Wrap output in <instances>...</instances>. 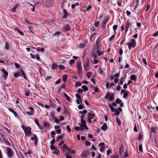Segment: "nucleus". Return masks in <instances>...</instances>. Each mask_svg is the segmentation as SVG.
Listing matches in <instances>:
<instances>
[{
    "label": "nucleus",
    "mask_w": 158,
    "mask_h": 158,
    "mask_svg": "<svg viewBox=\"0 0 158 158\" xmlns=\"http://www.w3.org/2000/svg\"><path fill=\"white\" fill-rule=\"evenodd\" d=\"M25 95L27 96H28L30 95V93L27 91H25Z\"/></svg>",
    "instance_id": "59"
},
{
    "label": "nucleus",
    "mask_w": 158,
    "mask_h": 158,
    "mask_svg": "<svg viewBox=\"0 0 158 158\" xmlns=\"http://www.w3.org/2000/svg\"><path fill=\"white\" fill-rule=\"evenodd\" d=\"M26 113L28 115L30 116H32L33 115L34 113V112H32L31 111H28L26 112Z\"/></svg>",
    "instance_id": "34"
},
{
    "label": "nucleus",
    "mask_w": 158,
    "mask_h": 158,
    "mask_svg": "<svg viewBox=\"0 0 158 158\" xmlns=\"http://www.w3.org/2000/svg\"><path fill=\"white\" fill-rule=\"evenodd\" d=\"M101 129L103 131H106L107 129V127L106 124L105 123H104L103 125L102 126Z\"/></svg>",
    "instance_id": "13"
},
{
    "label": "nucleus",
    "mask_w": 158,
    "mask_h": 158,
    "mask_svg": "<svg viewBox=\"0 0 158 158\" xmlns=\"http://www.w3.org/2000/svg\"><path fill=\"white\" fill-rule=\"evenodd\" d=\"M66 150H67L69 151L70 153H72V154L74 153L75 152V151L74 150L71 149H69V148H68L67 149H66Z\"/></svg>",
    "instance_id": "43"
},
{
    "label": "nucleus",
    "mask_w": 158,
    "mask_h": 158,
    "mask_svg": "<svg viewBox=\"0 0 158 158\" xmlns=\"http://www.w3.org/2000/svg\"><path fill=\"white\" fill-rule=\"evenodd\" d=\"M55 142V139H53L51 141L50 143L51 145H53L54 144Z\"/></svg>",
    "instance_id": "56"
},
{
    "label": "nucleus",
    "mask_w": 158,
    "mask_h": 158,
    "mask_svg": "<svg viewBox=\"0 0 158 158\" xmlns=\"http://www.w3.org/2000/svg\"><path fill=\"white\" fill-rule=\"evenodd\" d=\"M65 134L64 133L62 134L61 135L58 136L56 138V141H58L60 139H62L64 136Z\"/></svg>",
    "instance_id": "18"
},
{
    "label": "nucleus",
    "mask_w": 158,
    "mask_h": 158,
    "mask_svg": "<svg viewBox=\"0 0 158 158\" xmlns=\"http://www.w3.org/2000/svg\"><path fill=\"white\" fill-rule=\"evenodd\" d=\"M52 77V76H48L45 77V80L46 81H47L49 79H51Z\"/></svg>",
    "instance_id": "55"
},
{
    "label": "nucleus",
    "mask_w": 158,
    "mask_h": 158,
    "mask_svg": "<svg viewBox=\"0 0 158 158\" xmlns=\"http://www.w3.org/2000/svg\"><path fill=\"white\" fill-rule=\"evenodd\" d=\"M44 126L46 128H49L50 127L49 124L45 122L44 123Z\"/></svg>",
    "instance_id": "39"
},
{
    "label": "nucleus",
    "mask_w": 158,
    "mask_h": 158,
    "mask_svg": "<svg viewBox=\"0 0 158 158\" xmlns=\"http://www.w3.org/2000/svg\"><path fill=\"white\" fill-rule=\"evenodd\" d=\"M20 71L21 72V73L22 74V75H20V76L21 77H23L24 79L26 80H27V77L26 76L25 74L23 71L22 69L20 70Z\"/></svg>",
    "instance_id": "12"
},
{
    "label": "nucleus",
    "mask_w": 158,
    "mask_h": 158,
    "mask_svg": "<svg viewBox=\"0 0 158 158\" xmlns=\"http://www.w3.org/2000/svg\"><path fill=\"white\" fill-rule=\"evenodd\" d=\"M90 63V62L88 59H87L86 61L84 62L83 64L84 67L86 70H88L89 68V64Z\"/></svg>",
    "instance_id": "5"
},
{
    "label": "nucleus",
    "mask_w": 158,
    "mask_h": 158,
    "mask_svg": "<svg viewBox=\"0 0 158 158\" xmlns=\"http://www.w3.org/2000/svg\"><path fill=\"white\" fill-rule=\"evenodd\" d=\"M98 63V60L96 59H94L93 61H92V64H95Z\"/></svg>",
    "instance_id": "41"
},
{
    "label": "nucleus",
    "mask_w": 158,
    "mask_h": 158,
    "mask_svg": "<svg viewBox=\"0 0 158 158\" xmlns=\"http://www.w3.org/2000/svg\"><path fill=\"white\" fill-rule=\"evenodd\" d=\"M81 88L83 89L84 91L88 90V88L86 85H83L82 86Z\"/></svg>",
    "instance_id": "29"
},
{
    "label": "nucleus",
    "mask_w": 158,
    "mask_h": 158,
    "mask_svg": "<svg viewBox=\"0 0 158 158\" xmlns=\"http://www.w3.org/2000/svg\"><path fill=\"white\" fill-rule=\"evenodd\" d=\"M85 144L86 146H89L90 145V143L88 141H86L85 142Z\"/></svg>",
    "instance_id": "57"
},
{
    "label": "nucleus",
    "mask_w": 158,
    "mask_h": 158,
    "mask_svg": "<svg viewBox=\"0 0 158 158\" xmlns=\"http://www.w3.org/2000/svg\"><path fill=\"white\" fill-rule=\"evenodd\" d=\"M125 36H124V38L122 40L121 42L120 43V45H122L123 44V43L125 41Z\"/></svg>",
    "instance_id": "48"
},
{
    "label": "nucleus",
    "mask_w": 158,
    "mask_h": 158,
    "mask_svg": "<svg viewBox=\"0 0 158 158\" xmlns=\"http://www.w3.org/2000/svg\"><path fill=\"white\" fill-rule=\"evenodd\" d=\"M130 79L132 80L135 81L136 80V77L135 75L132 74L130 76Z\"/></svg>",
    "instance_id": "21"
},
{
    "label": "nucleus",
    "mask_w": 158,
    "mask_h": 158,
    "mask_svg": "<svg viewBox=\"0 0 158 158\" xmlns=\"http://www.w3.org/2000/svg\"><path fill=\"white\" fill-rule=\"evenodd\" d=\"M66 129H67L68 131L69 132L71 131V129L69 125H67L66 127Z\"/></svg>",
    "instance_id": "61"
},
{
    "label": "nucleus",
    "mask_w": 158,
    "mask_h": 158,
    "mask_svg": "<svg viewBox=\"0 0 158 158\" xmlns=\"http://www.w3.org/2000/svg\"><path fill=\"white\" fill-rule=\"evenodd\" d=\"M66 31H69L70 29V27L69 24H66L63 28Z\"/></svg>",
    "instance_id": "15"
},
{
    "label": "nucleus",
    "mask_w": 158,
    "mask_h": 158,
    "mask_svg": "<svg viewBox=\"0 0 158 158\" xmlns=\"http://www.w3.org/2000/svg\"><path fill=\"white\" fill-rule=\"evenodd\" d=\"M121 87L119 85H118L116 88V89L118 91H119L121 90Z\"/></svg>",
    "instance_id": "53"
},
{
    "label": "nucleus",
    "mask_w": 158,
    "mask_h": 158,
    "mask_svg": "<svg viewBox=\"0 0 158 158\" xmlns=\"http://www.w3.org/2000/svg\"><path fill=\"white\" fill-rule=\"evenodd\" d=\"M2 72L3 73V76L4 78V80H5L7 77L8 73L4 69H2Z\"/></svg>",
    "instance_id": "6"
},
{
    "label": "nucleus",
    "mask_w": 158,
    "mask_h": 158,
    "mask_svg": "<svg viewBox=\"0 0 158 158\" xmlns=\"http://www.w3.org/2000/svg\"><path fill=\"white\" fill-rule=\"evenodd\" d=\"M8 110H9L11 112H12L14 114L15 116V117H17V116L18 114H17V113H16V112L15 111H14L13 110V109H12V108H9Z\"/></svg>",
    "instance_id": "17"
},
{
    "label": "nucleus",
    "mask_w": 158,
    "mask_h": 158,
    "mask_svg": "<svg viewBox=\"0 0 158 158\" xmlns=\"http://www.w3.org/2000/svg\"><path fill=\"white\" fill-rule=\"evenodd\" d=\"M114 94H111L110 96V97L109 98V101H112V100H114L115 98L114 97Z\"/></svg>",
    "instance_id": "27"
},
{
    "label": "nucleus",
    "mask_w": 158,
    "mask_h": 158,
    "mask_svg": "<svg viewBox=\"0 0 158 158\" xmlns=\"http://www.w3.org/2000/svg\"><path fill=\"white\" fill-rule=\"evenodd\" d=\"M67 77V76L66 75H64L63 76L62 78L64 82H65L66 81Z\"/></svg>",
    "instance_id": "25"
},
{
    "label": "nucleus",
    "mask_w": 158,
    "mask_h": 158,
    "mask_svg": "<svg viewBox=\"0 0 158 158\" xmlns=\"http://www.w3.org/2000/svg\"><path fill=\"white\" fill-rule=\"evenodd\" d=\"M6 154L9 158H12L14 156V153L12 149L9 147H6Z\"/></svg>",
    "instance_id": "3"
},
{
    "label": "nucleus",
    "mask_w": 158,
    "mask_h": 158,
    "mask_svg": "<svg viewBox=\"0 0 158 158\" xmlns=\"http://www.w3.org/2000/svg\"><path fill=\"white\" fill-rule=\"evenodd\" d=\"M116 119L117 122L118 124V125H120L121 124V122L120 119H118V118L117 117L116 118Z\"/></svg>",
    "instance_id": "35"
},
{
    "label": "nucleus",
    "mask_w": 158,
    "mask_h": 158,
    "mask_svg": "<svg viewBox=\"0 0 158 158\" xmlns=\"http://www.w3.org/2000/svg\"><path fill=\"white\" fill-rule=\"evenodd\" d=\"M85 46V44H81L79 45V47L80 48H83Z\"/></svg>",
    "instance_id": "31"
},
{
    "label": "nucleus",
    "mask_w": 158,
    "mask_h": 158,
    "mask_svg": "<svg viewBox=\"0 0 158 158\" xmlns=\"http://www.w3.org/2000/svg\"><path fill=\"white\" fill-rule=\"evenodd\" d=\"M128 95V92L126 91L123 94V98H126Z\"/></svg>",
    "instance_id": "45"
},
{
    "label": "nucleus",
    "mask_w": 158,
    "mask_h": 158,
    "mask_svg": "<svg viewBox=\"0 0 158 158\" xmlns=\"http://www.w3.org/2000/svg\"><path fill=\"white\" fill-rule=\"evenodd\" d=\"M5 48L7 50H9L10 48V46L9 45L8 42H6L5 44Z\"/></svg>",
    "instance_id": "19"
},
{
    "label": "nucleus",
    "mask_w": 158,
    "mask_h": 158,
    "mask_svg": "<svg viewBox=\"0 0 158 158\" xmlns=\"http://www.w3.org/2000/svg\"><path fill=\"white\" fill-rule=\"evenodd\" d=\"M14 76L15 78H17L19 76H20V75L19 74L18 72L15 73L14 74Z\"/></svg>",
    "instance_id": "47"
},
{
    "label": "nucleus",
    "mask_w": 158,
    "mask_h": 158,
    "mask_svg": "<svg viewBox=\"0 0 158 158\" xmlns=\"http://www.w3.org/2000/svg\"><path fill=\"white\" fill-rule=\"evenodd\" d=\"M129 49L131 50L132 48H135L136 45V42L134 39H131L130 42H128L127 43Z\"/></svg>",
    "instance_id": "2"
},
{
    "label": "nucleus",
    "mask_w": 158,
    "mask_h": 158,
    "mask_svg": "<svg viewBox=\"0 0 158 158\" xmlns=\"http://www.w3.org/2000/svg\"><path fill=\"white\" fill-rule=\"evenodd\" d=\"M151 132L152 133H154L155 132V130L154 128L153 127L150 128Z\"/></svg>",
    "instance_id": "54"
},
{
    "label": "nucleus",
    "mask_w": 158,
    "mask_h": 158,
    "mask_svg": "<svg viewBox=\"0 0 158 158\" xmlns=\"http://www.w3.org/2000/svg\"><path fill=\"white\" fill-rule=\"evenodd\" d=\"M109 19V17L106 18L105 19H104L102 23L106 24V23H107V22L108 21Z\"/></svg>",
    "instance_id": "36"
},
{
    "label": "nucleus",
    "mask_w": 158,
    "mask_h": 158,
    "mask_svg": "<svg viewBox=\"0 0 158 158\" xmlns=\"http://www.w3.org/2000/svg\"><path fill=\"white\" fill-rule=\"evenodd\" d=\"M109 107L110 108L111 112H114L115 111L114 108L110 104L109 105Z\"/></svg>",
    "instance_id": "33"
},
{
    "label": "nucleus",
    "mask_w": 158,
    "mask_h": 158,
    "mask_svg": "<svg viewBox=\"0 0 158 158\" xmlns=\"http://www.w3.org/2000/svg\"><path fill=\"white\" fill-rule=\"evenodd\" d=\"M121 102L122 100L120 99L119 98L116 99L115 100L116 103L118 104H119V103H121Z\"/></svg>",
    "instance_id": "40"
},
{
    "label": "nucleus",
    "mask_w": 158,
    "mask_h": 158,
    "mask_svg": "<svg viewBox=\"0 0 158 158\" xmlns=\"http://www.w3.org/2000/svg\"><path fill=\"white\" fill-rule=\"evenodd\" d=\"M89 154V152L88 150H85L81 154V156L82 157H87Z\"/></svg>",
    "instance_id": "7"
},
{
    "label": "nucleus",
    "mask_w": 158,
    "mask_h": 158,
    "mask_svg": "<svg viewBox=\"0 0 158 158\" xmlns=\"http://www.w3.org/2000/svg\"><path fill=\"white\" fill-rule=\"evenodd\" d=\"M75 96L82 103V100L81 99V96H80V95L78 94H76Z\"/></svg>",
    "instance_id": "24"
},
{
    "label": "nucleus",
    "mask_w": 158,
    "mask_h": 158,
    "mask_svg": "<svg viewBox=\"0 0 158 158\" xmlns=\"http://www.w3.org/2000/svg\"><path fill=\"white\" fill-rule=\"evenodd\" d=\"M81 123L82 124V127L86 125V123L85 120H83L82 119H81Z\"/></svg>",
    "instance_id": "32"
},
{
    "label": "nucleus",
    "mask_w": 158,
    "mask_h": 158,
    "mask_svg": "<svg viewBox=\"0 0 158 158\" xmlns=\"http://www.w3.org/2000/svg\"><path fill=\"white\" fill-rule=\"evenodd\" d=\"M50 148L51 150H55L57 148L55 147L53 145H51L50 146Z\"/></svg>",
    "instance_id": "52"
},
{
    "label": "nucleus",
    "mask_w": 158,
    "mask_h": 158,
    "mask_svg": "<svg viewBox=\"0 0 158 158\" xmlns=\"http://www.w3.org/2000/svg\"><path fill=\"white\" fill-rule=\"evenodd\" d=\"M78 109H82L83 108V106L81 104L78 105Z\"/></svg>",
    "instance_id": "62"
},
{
    "label": "nucleus",
    "mask_w": 158,
    "mask_h": 158,
    "mask_svg": "<svg viewBox=\"0 0 158 158\" xmlns=\"http://www.w3.org/2000/svg\"><path fill=\"white\" fill-rule=\"evenodd\" d=\"M81 84L80 82H77L75 83V85L76 87L80 86L81 85Z\"/></svg>",
    "instance_id": "58"
},
{
    "label": "nucleus",
    "mask_w": 158,
    "mask_h": 158,
    "mask_svg": "<svg viewBox=\"0 0 158 158\" xmlns=\"http://www.w3.org/2000/svg\"><path fill=\"white\" fill-rule=\"evenodd\" d=\"M111 158H119V156L118 154H117L111 156Z\"/></svg>",
    "instance_id": "50"
},
{
    "label": "nucleus",
    "mask_w": 158,
    "mask_h": 158,
    "mask_svg": "<svg viewBox=\"0 0 158 158\" xmlns=\"http://www.w3.org/2000/svg\"><path fill=\"white\" fill-rule=\"evenodd\" d=\"M18 5H19L18 4L15 5L14 7L11 10V11L13 12H15V11L16 9L18 7Z\"/></svg>",
    "instance_id": "20"
},
{
    "label": "nucleus",
    "mask_w": 158,
    "mask_h": 158,
    "mask_svg": "<svg viewBox=\"0 0 158 158\" xmlns=\"http://www.w3.org/2000/svg\"><path fill=\"white\" fill-rule=\"evenodd\" d=\"M59 68L60 69H61L63 70L65 69V67L62 65H59Z\"/></svg>",
    "instance_id": "49"
},
{
    "label": "nucleus",
    "mask_w": 158,
    "mask_h": 158,
    "mask_svg": "<svg viewBox=\"0 0 158 158\" xmlns=\"http://www.w3.org/2000/svg\"><path fill=\"white\" fill-rule=\"evenodd\" d=\"M99 146H101V147L100 148V151L101 152H103L104 151L105 149V144L104 143H100L99 144Z\"/></svg>",
    "instance_id": "8"
},
{
    "label": "nucleus",
    "mask_w": 158,
    "mask_h": 158,
    "mask_svg": "<svg viewBox=\"0 0 158 158\" xmlns=\"http://www.w3.org/2000/svg\"><path fill=\"white\" fill-rule=\"evenodd\" d=\"M64 95L67 101L69 102H70L71 101L70 98L66 93H64Z\"/></svg>",
    "instance_id": "23"
},
{
    "label": "nucleus",
    "mask_w": 158,
    "mask_h": 158,
    "mask_svg": "<svg viewBox=\"0 0 158 158\" xmlns=\"http://www.w3.org/2000/svg\"><path fill=\"white\" fill-rule=\"evenodd\" d=\"M34 121L36 123V124L39 127V128L40 129H42L43 128V127L42 126H40V124H39V121L36 118L34 119Z\"/></svg>",
    "instance_id": "11"
},
{
    "label": "nucleus",
    "mask_w": 158,
    "mask_h": 158,
    "mask_svg": "<svg viewBox=\"0 0 158 158\" xmlns=\"http://www.w3.org/2000/svg\"><path fill=\"white\" fill-rule=\"evenodd\" d=\"M119 153L121 156H122L123 153V147L122 144L119 149Z\"/></svg>",
    "instance_id": "9"
},
{
    "label": "nucleus",
    "mask_w": 158,
    "mask_h": 158,
    "mask_svg": "<svg viewBox=\"0 0 158 158\" xmlns=\"http://www.w3.org/2000/svg\"><path fill=\"white\" fill-rule=\"evenodd\" d=\"M139 150L140 152H141L142 151H143V149H142V144H139Z\"/></svg>",
    "instance_id": "42"
},
{
    "label": "nucleus",
    "mask_w": 158,
    "mask_h": 158,
    "mask_svg": "<svg viewBox=\"0 0 158 158\" xmlns=\"http://www.w3.org/2000/svg\"><path fill=\"white\" fill-rule=\"evenodd\" d=\"M54 151L52 152V153L53 154L58 155L59 153V150L58 148L55 149Z\"/></svg>",
    "instance_id": "26"
},
{
    "label": "nucleus",
    "mask_w": 158,
    "mask_h": 158,
    "mask_svg": "<svg viewBox=\"0 0 158 158\" xmlns=\"http://www.w3.org/2000/svg\"><path fill=\"white\" fill-rule=\"evenodd\" d=\"M78 73L80 78H81L82 76V74L81 73V70H78Z\"/></svg>",
    "instance_id": "37"
},
{
    "label": "nucleus",
    "mask_w": 158,
    "mask_h": 158,
    "mask_svg": "<svg viewBox=\"0 0 158 158\" xmlns=\"http://www.w3.org/2000/svg\"><path fill=\"white\" fill-rule=\"evenodd\" d=\"M65 155L66 156V158H71V156L69 155L67 153H66Z\"/></svg>",
    "instance_id": "60"
},
{
    "label": "nucleus",
    "mask_w": 158,
    "mask_h": 158,
    "mask_svg": "<svg viewBox=\"0 0 158 158\" xmlns=\"http://www.w3.org/2000/svg\"><path fill=\"white\" fill-rule=\"evenodd\" d=\"M63 12L64 15L63 16L62 18L63 19H65L68 16L67 12L65 9H64L63 10Z\"/></svg>",
    "instance_id": "14"
},
{
    "label": "nucleus",
    "mask_w": 158,
    "mask_h": 158,
    "mask_svg": "<svg viewBox=\"0 0 158 158\" xmlns=\"http://www.w3.org/2000/svg\"><path fill=\"white\" fill-rule=\"evenodd\" d=\"M57 65L56 64H53L52 65V68L53 69H55L56 68Z\"/></svg>",
    "instance_id": "28"
},
{
    "label": "nucleus",
    "mask_w": 158,
    "mask_h": 158,
    "mask_svg": "<svg viewBox=\"0 0 158 158\" xmlns=\"http://www.w3.org/2000/svg\"><path fill=\"white\" fill-rule=\"evenodd\" d=\"M21 127L24 130L26 135H27L29 136H30V135L32 134V133L31 131V129L30 127H26L23 125H22Z\"/></svg>",
    "instance_id": "1"
},
{
    "label": "nucleus",
    "mask_w": 158,
    "mask_h": 158,
    "mask_svg": "<svg viewBox=\"0 0 158 158\" xmlns=\"http://www.w3.org/2000/svg\"><path fill=\"white\" fill-rule=\"evenodd\" d=\"M152 35L154 37H156L158 36V31L156 33H154Z\"/></svg>",
    "instance_id": "64"
},
{
    "label": "nucleus",
    "mask_w": 158,
    "mask_h": 158,
    "mask_svg": "<svg viewBox=\"0 0 158 158\" xmlns=\"http://www.w3.org/2000/svg\"><path fill=\"white\" fill-rule=\"evenodd\" d=\"M115 114L116 115H118L120 114V112L116 108L115 109Z\"/></svg>",
    "instance_id": "30"
},
{
    "label": "nucleus",
    "mask_w": 158,
    "mask_h": 158,
    "mask_svg": "<svg viewBox=\"0 0 158 158\" xmlns=\"http://www.w3.org/2000/svg\"><path fill=\"white\" fill-rule=\"evenodd\" d=\"M77 64L78 70H81L82 69V67L80 62H78L77 63Z\"/></svg>",
    "instance_id": "16"
},
{
    "label": "nucleus",
    "mask_w": 158,
    "mask_h": 158,
    "mask_svg": "<svg viewBox=\"0 0 158 158\" xmlns=\"http://www.w3.org/2000/svg\"><path fill=\"white\" fill-rule=\"evenodd\" d=\"M91 74V72H88L87 73L86 76L89 79L90 78Z\"/></svg>",
    "instance_id": "44"
},
{
    "label": "nucleus",
    "mask_w": 158,
    "mask_h": 158,
    "mask_svg": "<svg viewBox=\"0 0 158 158\" xmlns=\"http://www.w3.org/2000/svg\"><path fill=\"white\" fill-rule=\"evenodd\" d=\"M35 58H36V60L38 61L40 60V59L39 55L38 54H37L36 55Z\"/></svg>",
    "instance_id": "63"
},
{
    "label": "nucleus",
    "mask_w": 158,
    "mask_h": 158,
    "mask_svg": "<svg viewBox=\"0 0 158 158\" xmlns=\"http://www.w3.org/2000/svg\"><path fill=\"white\" fill-rule=\"evenodd\" d=\"M95 116L94 114H92V112L91 111L88 114V119L89 122L90 123H91L92 121L91 119L94 118V116Z\"/></svg>",
    "instance_id": "4"
},
{
    "label": "nucleus",
    "mask_w": 158,
    "mask_h": 158,
    "mask_svg": "<svg viewBox=\"0 0 158 158\" xmlns=\"http://www.w3.org/2000/svg\"><path fill=\"white\" fill-rule=\"evenodd\" d=\"M131 25V23L129 22V20H128L126 23V24L125 26L126 28L127 29V28H129V27Z\"/></svg>",
    "instance_id": "22"
},
{
    "label": "nucleus",
    "mask_w": 158,
    "mask_h": 158,
    "mask_svg": "<svg viewBox=\"0 0 158 158\" xmlns=\"http://www.w3.org/2000/svg\"><path fill=\"white\" fill-rule=\"evenodd\" d=\"M87 113V110H83L82 111H79V113H80L81 114H86Z\"/></svg>",
    "instance_id": "38"
},
{
    "label": "nucleus",
    "mask_w": 158,
    "mask_h": 158,
    "mask_svg": "<svg viewBox=\"0 0 158 158\" xmlns=\"http://www.w3.org/2000/svg\"><path fill=\"white\" fill-rule=\"evenodd\" d=\"M34 137L31 138V139L32 140H34V142H35V145H37L38 142L37 139L35 135H34Z\"/></svg>",
    "instance_id": "10"
},
{
    "label": "nucleus",
    "mask_w": 158,
    "mask_h": 158,
    "mask_svg": "<svg viewBox=\"0 0 158 158\" xmlns=\"http://www.w3.org/2000/svg\"><path fill=\"white\" fill-rule=\"evenodd\" d=\"M110 96V94L109 93H107V94L105 95V98L106 99H107Z\"/></svg>",
    "instance_id": "51"
},
{
    "label": "nucleus",
    "mask_w": 158,
    "mask_h": 158,
    "mask_svg": "<svg viewBox=\"0 0 158 158\" xmlns=\"http://www.w3.org/2000/svg\"><path fill=\"white\" fill-rule=\"evenodd\" d=\"M118 27V26L117 25H114L113 26V29L114 31V32L115 33H116V30L117 29Z\"/></svg>",
    "instance_id": "46"
}]
</instances>
